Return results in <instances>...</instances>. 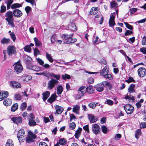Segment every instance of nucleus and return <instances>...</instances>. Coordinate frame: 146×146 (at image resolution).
<instances>
[{
  "label": "nucleus",
  "mask_w": 146,
  "mask_h": 146,
  "mask_svg": "<svg viewBox=\"0 0 146 146\" xmlns=\"http://www.w3.org/2000/svg\"><path fill=\"white\" fill-rule=\"evenodd\" d=\"M73 34L71 33L69 35L67 34H64L62 35L61 37L63 39V42L66 44L73 43L76 42L77 39L76 38H72Z\"/></svg>",
  "instance_id": "f257e3e1"
},
{
  "label": "nucleus",
  "mask_w": 146,
  "mask_h": 146,
  "mask_svg": "<svg viewBox=\"0 0 146 146\" xmlns=\"http://www.w3.org/2000/svg\"><path fill=\"white\" fill-rule=\"evenodd\" d=\"M59 81L55 79L52 78L49 80L48 83V89L49 90L52 89L55 86L57 85Z\"/></svg>",
  "instance_id": "f03ea898"
},
{
  "label": "nucleus",
  "mask_w": 146,
  "mask_h": 146,
  "mask_svg": "<svg viewBox=\"0 0 146 146\" xmlns=\"http://www.w3.org/2000/svg\"><path fill=\"white\" fill-rule=\"evenodd\" d=\"M123 108L127 114H131L133 112L134 108L131 105L126 104L123 106Z\"/></svg>",
  "instance_id": "7ed1b4c3"
},
{
  "label": "nucleus",
  "mask_w": 146,
  "mask_h": 146,
  "mask_svg": "<svg viewBox=\"0 0 146 146\" xmlns=\"http://www.w3.org/2000/svg\"><path fill=\"white\" fill-rule=\"evenodd\" d=\"M14 68V72L18 74L21 73L23 69V67L21 64L19 62L15 63Z\"/></svg>",
  "instance_id": "20e7f679"
},
{
  "label": "nucleus",
  "mask_w": 146,
  "mask_h": 146,
  "mask_svg": "<svg viewBox=\"0 0 146 146\" xmlns=\"http://www.w3.org/2000/svg\"><path fill=\"white\" fill-rule=\"evenodd\" d=\"M7 54L9 56H12L16 53L15 48L13 46H9L7 48Z\"/></svg>",
  "instance_id": "39448f33"
},
{
  "label": "nucleus",
  "mask_w": 146,
  "mask_h": 146,
  "mask_svg": "<svg viewBox=\"0 0 146 146\" xmlns=\"http://www.w3.org/2000/svg\"><path fill=\"white\" fill-rule=\"evenodd\" d=\"M139 76L140 77H143L146 75V69L143 67L139 68L137 70Z\"/></svg>",
  "instance_id": "423d86ee"
},
{
  "label": "nucleus",
  "mask_w": 146,
  "mask_h": 146,
  "mask_svg": "<svg viewBox=\"0 0 146 146\" xmlns=\"http://www.w3.org/2000/svg\"><path fill=\"white\" fill-rule=\"evenodd\" d=\"M32 79L31 76L30 75H25L21 76L20 79L21 82L25 83Z\"/></svg>",
  "instance_id": "0eeeda50"
},
{
  "label": "nucleus",
  "mask_w": 146,
  "mask_h": 146,
  "mask_svg": "<svg viewBox=\"0 0 146 146\" xmlns=\"http://www.w3.org/2000/svg\"><path fill=\"white\" fill-rule=\"evenodd\" d=\"M100 127L97 124H94L92 125V131L93 133L97 135L100 132Z\"/></svg>",
  "instance_id": "6e6552de"
},
{
  "label": "nucleus",
  "mask_w": 146,
  "mask_h": 146,
  "mask_svg": "<svg viewBox=\"0 0 146 146\" xmlns=\"http://www.w3.org/2000/svg\"><path fill=\"white\" fill-rule=\"evenodd\" d=\"M10 84L11 86L14 88H20L21 87V85L20 83L14 81H11Z\"/></svg>",
  "instance_id": "1a4fd4ad"
},
{
  "label": "nucleus",
  "mask_w": 146,
  "mask_h": 146,
  "mask_svg": "<svg viewBox=\"0 0 146 146\" xmlns=\"http://www.w3.org/2000/svg\"><path fill=\"white\" fill-rule=\"evenodd\" d=\"M11 119L14 123L17 124L21 123L22 122V119L20 117H13L11 118Z\"/></svg>",
  "instance_id": "9d476101"
},
{
  "label": "nucleus",
  "mask_w": 146,
  "mask_h": 146,
  "mask_svg": "<svg viewBox=\"0 0 146 146\" xmlns=\"http://www.w3.org/2000/svg\"><path fill=\"white\" fill-rule=\"evenodd\" d=\"M88 116L89 120L91 123L95 122L98 120V118L92 114H88Z\"/></svg>",
  "instance_id": "9b49d317"
},
{
  "label": "nucleus",
  "mask_w": 146,
  "mask_h": 146,
  "mask_svg": "<svg viewBox=\"0 0 146 146\" xmlns=\"http://www.w3.org/2000/svg\"><path fill=\"white\" fill-rule=\"evenodd\" d=\"M104 85L103 83V82L101 83L95 85L94 87L96 88V90L99 92L102 91L104 89Z\"/></svg>",
  "instance_id": "f8f14e48"
},
{
  "label": "nucleus",
  "mask_w": 146,
  "mask_h": 146,
  "mask_svg": "<svg viewBox=\"0 0 146 146\" xmlns=\"http://www.w3.org/2000/svg\"><path fill=\"white\" fill-rule=\"evenodd\" d=\"M25 132L24 129H20L18 131L17 134V138L19 140L23 138L25 136Z\"/></svg>",
  "instance_id": "ddd939ff"
},
{
  "label": "nucleus",
  "mask_w": 146,
  "mask_h": 146,
  "mask_svg": "<svg viewBox=\"0 0 146 146\" xmlns=\"http://www.w3.org/2000/svg\"><path fill=\"white\" fill-rule=\"evenodd\" d=\"M13 14L15 17L17 18L20 17L23 14L21 11L18 9L14 10L13 11Z\"/></svg>",
  "instance_id": "4468645a"
},
{
  "label": "nucleus",
  "mask_w": 146,
  "mask_h": 146,
  "mask_svg": "<svg viewBox=\"0 0 146 146\" xmlns=\"http://www.w3.org/2000/svg\"><path fill=\"white\" fill-rule=\"evenodd\" d=\"M55 108L56 111L55 113L57 114H61L64 110L63 108L58 105H56Z\"/></svg>",
  "instance_id": "2eb2a0df"
},
{
  "label": "nucleus",
  "mask_w": 146,
  "mask_h": 146,
  "mask_svg": "<svg viewBox=\"0 0 146 146\" xmlns=\"http://www.w3.org/2000/svg\"><path fill=\"white\" fill-rule=\"evenodd\" d=\"M86 87L84 86H82L80 87L78 89V93L80 94L81 93V95L82 96L86 92Z\"/></svg>",
  "instance_id": "dca6fc26"
},
{
  "label": "nucleus",
  "mask_w": 146,
  "mask_h": 146,
  "mask_svg": "<svg viewBox=\"0 0 146 146\" xmlns=\"http://www.w3.org/2000/svg\"><path fill=\"white\" fill-rule=\"evenodd\" d=\"M68 27L69 30L73 31L77 30L75 24L71 22L70 24L68 25Z\"/></svg>",
  "instance_id": "f3484780"
},
{
  "label": "nucleus",
  "mask_w": 146,
  "mask_h": 146,
  "mask_svg": "<svg viewBox=\"0 0 146 146\" xmlns=\"http://www.w3.org/2000/svg\"><path fill=\"white\" fill-rule=\"evenodd\" d=\"M109 68L108 66H106L100 72V74L103 76L105 74H108V73H109Z\"/></svg>",
  "instance_id": "a211bd4d"
},
{
  "label": "nucleus",
  "mask_w": 146,
  "mask_h": 146,
  "mask_svg": "<svg viewBox=\"0 0 146 146\" xmlns=\"http://www.w3.org/2000/svg\"><path fill=\"white\" fill-rule=\"evenodd\" d=\"M50 92L48 91H46L45 92H44L42 93V99L44 101H46L50 95Z\"/></svg>",
  "instance_id": "6ab92c4d"
},
{
  "label": "nucleus",
  "mask_w": 146,
  "mask_h": 146,
  "mask_svg": "<svg viewBox=\"0 0 146 146\" xmlns=\"http://www.w3.org/2000/svg\"><path fill=\"white\" fill-rule=\"evenodd\" d=\"M13 13L11 11H9L6 12L5 15V16L6 17L5 19H11L13 18Z\"/></svg>",
  "instance_id": "aec40b11"
},
{
  "label": "nucleus",
  "mask_w": 146,
  "mask_h": 146,
  "mask_svg": "<svg viewBox=\"0 0 146 146\" xmlns=\"http://www.w3.org/2000/svg\"><path fill=\"white\" fill-rule=\"evenodd\" d=\"M80 106L78 105L75 106L72 108V111L73 112L79 114Z\"/></svg>",
  "instance_id": "412c9836"
},
{
  "label": "nucleus",
  "mask_w": 146,
  "mask_h": 146,
  "mask_svg": "<svg viewBox=\"0 0 146 146\" xmlns=\"http://www.w3.org/2000/svg\"><path fill=\"white\" fill-rule=\"evenodd\" d=\"M124 98L126 100H128L129 102L131 101L133 102L135 100V98L134 96L130 94L128 95L127 94V95L125 96Z\"/></svg>",
  "instance_id": "4be33fe9"
},
{
  "label": "nucleus",
  "mask_w": 146,
  "mask_h": 146,
  "mask_svg": "<svg viewBox=\"0 0 146 146\" xmlns=\"http://www.w3.org/2000/svg\"><path fill=\"white\" fill-rule=\"evenodd\" d=\"M63 90V88L62 85H58L56 91L58 95L61 94Z\"/></svg>",
  "instance_id": "5701e85b"
},
{
  "label": "nucleus",
  "mask_w": 146,
  "mask_h": 146,
  "mask_svg": "<svg viewBox=\"0 0 146 146\" xmlns=\"http://www.w3.org/2000/svg\"><path fill=\"white\" fill-rule=\"evenodd\" d=\"M98 9L97 7H92L91 9L90 12V14L93 15L96 14L98 12Z\"/></svg>",
  "instance_id": "b1692460"
},
{
  "label": "nucleus",
  "mask_w": 146,
  "mask_h": 146,
  "mask_svg": "<svg viewBox=\"0 0 146 146\" xmlns=\"http://www.w3.org/2000/svg\"><path fill=\"white\" fill-rule=\"evenodd\" d=\"M5 20L8 22V25L10 26L11 27L14 28L15 27L13 19H5Z\"/></svg>",
  "instance_id": "393cba45"
},
{
  "label": "nucleus",
  "mask_w": 146,
  "mask_h": 146,
  "mask_svg": "<svg viewBox=\"0 0 146 146\" xmlns=\"http://www.w3.org/2000/svg\"><path fill=\"white\" fill-rule=\"evenodd\" d=\"M135 85L134 84H131L128 89V92L129 94H131L135 92L134 88Z\"/></svg>",
  "instance_id": "a878e982"
},
{
  "label": "nucleus",
  "mask_w": 146,
  "mask_h": 146,
  "mask_svg": "<svg viewBox=\"0 0 146 146\" xmlns=\"http://www.w3.org/2000/svg\"><path fill=\"white\" fill-rule=\"evenodd\" d=\"M34 40L35 42L36 46H42V43L39 40L38 38L36 37H35L34 38Z\"/></svg>",
  "instance_id": "bb28decb"
},
{
  "label": "nucleus",
  "mask_w": 146,
  "mask_h": 146,
  "mask_svg": "<svg viewBox=\"0 0 146 146\" xmlns=\"http://www.w3.org/2000/svg\"><path fill=\"white\" fill-rule=\"evenodd\" d=\"M8 92L7 91H1V99H2V100L7 97L8 96Z\"/></svg>",
  "instance_id": "cd10ccee"
},
{
  "label": "nucleus",
  "mask_w": 146,
  "mask_h": 146,
  "mask_svg": "<svg viewBox=\"0 0 146 146\" xmlns=\"http://www.w3.org/2000/svg\"><path fill=\"white\" fill-rule=\"evenodd\" d=\"M82 130V128L79 127L76 131L74 135L75 136V137L76 139H78L80 137Z\"/></svg>",
  "instance_id": "c85d7f7f"
},
{
  "label": "nucleus",
  "mask_w": 146,
  "mask_h": 146,
  "mask_svg": "<svg viewBox=\"0 0 146 146\" xmlns=\"http://www.w3.org/2000/svg\"><path fill=\"white\" fill-rule=\"evenodd\" d=\"M23 3L19 4V3H15L13 4L11 6V8L12 9H14L17 8H19L22 6Z\"/></svg>",
  "instance_id": "c756f323"
},
{
  "label": "nucleus",
  "mask_w": 146,
  "mask_h": 146,
  "mask_svg": "<svg viewBox=\"0 0 146 146\" xmlns=\"http://www.w3.org/2000/svg\"><path fill=\"white\" fill-rule=\"evenodd\" d=\"M11 103V99L9 98L6 99L3 102L4 105L7 106L10 105Z\"/></svg>",
  "instance_id": "7c9ffc66"
},
{
  "label": "nucleus",
  "mask_w": 146,
  "mask_h": 146,
  "mask_svg": "<svg viewBox=\"0 0 146 146\" xmlns=\"http://www.w3.org/2000/svg\"><path fill=\"white\" fill-rule=\"evenodd\" d=\"M86 91L90 94H92L94 92V89L92 86H90L86 88Z\"/></svg>",
  "instance_id": "2f4dec72"
},
{
  "label": "nucleus",
  "mask_w": 146,
  "mask_h": 146,
  "mask_svg": "<svg viewBox=\"0 0 146 146\" xmlns=\"http://www.w3.org/2000/svg\"><path fill=\"white\" fill-rule=\"evenodd\" d=\"M46 57L47 59L50 62H52L54 60L51 54L47 52L46 53Z\"/></svg>",
  "instance_id": "473e14b6"
},
{
  "label": "nucleus",
  "mask_w": 146,
  "mask_h": 146,
  "mask_svg": "<svg viewBox=\"0 0 146 146\" xmlns=\"http://www.w3.org/2000/svg\"><path fill=\"white\" fill-rule=\"evenodd\" d=\"M13 1V0H5V2L7 4V9H10V6Z\"/></svg>",
  "instance_id": "72a5a7b5"
},
{
  "label": "nucleus",
  "mask_w": 146,
  "mask_h": 146,
  "mask_svg": "<svg viewBox=\"0 0 146 146\" xmlns=\"http://www.w3.org/2000/svg\"><path fill=\"white\" fill-rule=\"evenodd\" d=\"M36 74H40L41 75H43L46 77H48L49 76H51V73H50L49 72H43L39 73H36Z\"/></svg>",
  "instance_id": "f704fd0d"
},
{
  "label": "nucleus",
  "mask_w": 146,
  "mask_h": 146,
  "mask_svg": "<svg viewBox=\"0 0 146 146\" xmlns=\"http://www.w3.org/2000/svg\"><path fill=\"white\" fill-rule=\"evenodd\" d=\"M98 104V102H92L89 104L88 106L90 108L93 109L96 108Z\"/></svg>",
  "instance_id": "c9c22d12"
},
{
  "label": "nucleus",
  "mask_w": 146,
  "mask_h": 146,
  "mask_svg": "<svg viewBox=\"0 0 146 146\" xmlns=\"http://www.w3.org/2000/svg\"><path fill=\"white\" fill-rule=\"evenodd\" d=\"M29 125L30 126H35L36 125V123L35 121L32 119L29 118Z\"/></svg>",
  "instance_id": "e433bc0d"
},
{
  "label": "nucleus",
  "mask_w": 146,
  "mask_h": 146,
  "mask_svg": "<svg viewBox=\"0 0 146 146\" xmlns=\"http://www.w3.org/2000/svg\"><path fill=\"white\" fill-rule=\"evenodd\" d=\"M10 41L9 38H3L1 40V42L2 44H7L9 43Z\"/></svg>",
  "instance_id": "4c0bfd02"
},
{
  "label": "nucleus",
  "mask_w": 146,
  "mask_h": 146,
  "mask_svg": "<svg viewBox=\"0 0 146 146\" xmlns=\"http://www.w3.org/2000/svg\"><path fill=\"white\" fill-rule=\"evenodd\" d=\"M18 108V104L15 103L11 107V110L12 111H15Z\"/></svg>",
  "instance_id": "58836bf2"
},
{
  "label": "nucleus",
  "mask_w": 146,
  "mask_h": 146,
  "mask_svg": "<svg viewBox=\"0 0 146 146\" xmlns=\"http://www.w3.org/2000/svg\"><path fill=\"white\" fill-rule=\"evenodd\" d=\"M111 7V8H116L118 7V4L115 1H112L110 3Z\"/></svg>",
  "instance_id": "ea45409f"
},
{
  "label": "nucleus",
  "mask_w": 146,
  "mask_h": 146,
  "mask_svg": "<svg viewBox=\"0 0 146 146\" xmlns=\"http://www.w3.org/2000/svg\"><path fill=\"white\" fill-rule=\"evenodd\" d=\"M60 74H56L53 73H51V77H52L55 78H56V80H59L60 77Z\"/></svg>",
  "instance_id": "a19ab883"
},
{
  "label": "nucleus",
  "mask_w": 146,
  "mask_h": 146,
  "mask_svg": "<svg viewBox=\"0 0 146 146\" xmlns=\"http://www.w3.org/2000/svg\"><path fill=\"white\" fill-rule=\"evenodd\" d=\"M27 107V104L26 102L22 103L20 107V109L22 111H23L25 110Z\"/></svg>",
  "instance_id": "79ce46f5"
},
{
  "label": "nucleus",
  "mask_w": 146,
  "mask_h": 146,
  "mask_svg": "<svg viewBox=\"0 0 146 146\" xmlns=\"http://www.w3.org/2000/svg\"><path fill=\"white\" fill-rule=\"evenodd\" d=\"M103 83L104 86H106V87H108L109 89H111L112 87V86L110 83L107 81H103Z\"/></svg>",
  "instance_id": "37998d69"
},
{
  "label": "nucleus",
  "mask_w": 146,
  "mask_h": 146,
  "mask_svg": "<svg viewBox=\"0 0 146 146\" xmlns=\"http://www.w3.org/2000/svg\"><path fill=\"white\" fill-rule=\"evenodd\" d=\"M58 142L60 145H63L66 144V141L64 138H63L60 139Z\"/></svg>",
  "instance_id": "c03bdc74"
},
{
  "label": "nucleus",
  "mask_w": 146,
  "mask_h": 146,
  "mask_svg": "<svg viewBox=\"0 0 146 146\" xmlns=\"http://www.w3.org/2000/svg\"><path fill=\"white\" fill-rule=\"evenodd\" d=\"M141 132L140 129H138L135 132V137L136 139L139 138V136L141 135Z\"/></svg>",
  "instance_id": "a18cd8bd"
},
{
  "label": "nucleus",
  "mask_w": 146,
  "mask_h": 146,
  "mask_svg": "<svg viewBox=\"0 0 146 146\" xmlns=\"http://www.w3.org/2000/svg\"><path fill=\"white\" fill-rule=\"evenodd\" d=\"M5 145L6 146H13V141L11 139H8Z\"/></svg>",
  "instance_id": "49530a36"
},
{
  "label": "nucleus",
  "mask_w": 146,
  "mask_h": 146,
  "mask_svg": "<svg viewBox=\"0 0 146 146\" xmlns=\"http://www.w3.org/2000/svg\"><path fill=\"white\" fill-rule=\"evenodd\" d=\"M24 50L25 51L30 52H31V48L30 47V45H26L25 46L24 48Z\"/></svg>",
  "instance_id": "de8ad7c7"
},
{
  "label": "nucleus",
  "mask_w": 146,
  "mask_h": 146,
  "mask_svg": "<svg viewBox=\"0 0 146 146\" xmlns=\"http://www.w3.org/2000/svg\"><path fill=\"white\" fill-rule=\"evenodd\" d=\"M26 64L27 65V68L29 69L32 70L33 69V66L30 62L28 61L26 62Z\"/></svg>",
  "instance_id": "09e8293b"
},
{
  "label": "nucleus",
  "mask_w": 146,
  "mask_h": 146,
  "mask_svg": "<svg viewBox=\"0 0 146 146\" xmlns=\"http://www.w3.org/2000/svg\"><path fill=\"white\" fill-rule=\"evenodd\" d=\"M125 81L128 83L131 82H135V80L133 79V78L131 76L129 77L128 79L126 80Z\"/></svg>",
  "instance_id": "8fccbe9b"
},
{
  "label": "nucleus",
  "mask_w": 146,
  "mask_h": 146,
  "mask_svg": "<svg viewBox=\"0 0 146 146\" xmlns=\"http://www.w3.org/2000/svg\"><path fill=\"white\" fill-rule=\"evenodd\" d=\"M109 23L110 27H112L115 25L114 20L109 19Z\"/></svg>",
  "instance_id": "3c124183"
},
{
  "label": "nucleus",
  "mask_w": 146,
  "mask_h": 146,
  "mask_svg": "<svg viewBox=\"0 0 146 146\" xmlns=\"http://www.w3.org/2000/svg\"><path fill=\"white\" fill-rule=\"evenodd\" d=\"M36 60L37 62L40 65L42 66V65H43L44 64V61L40 58H36Z\"/></svg>",
  "instance_id": "603ef678"
},
{
  "label": "nucleus",
  "mask_w": 146,
  "mask_h": 146,
  "mask_svg": "<svg viewBox=\"0 0 146 146\" xmlns=\"http://www.w3.org/2000/svg\"><path fill=\"white\" fill-rule=\"evenodd\" d=\"M16 100H20L21 99V95L19 93H16L14 96Z\"/></svg>",
  "instance_id": "864d4df0"
},
{
  "label": "nucleus",
  "mask_w": 146,
  "mask_h": 146,
  "mask_svg": "<svg viewBox=\"0 0 146 146\" xmlns=\"http://www.w3.org/2000/svg\"><path fill=\"white\" fill-rule=\"evenodd\" d=\"M62 78L64 80H65L66 79H70V76L68 74H65L64 75H62Z\"/></svg>",
  "instance_id": "5fc2aeb1"
},
{
  "label": "nucleus",
  "mask_w": 146,
  "mask_h": 146,
  "mask_svg": "<svg viewBox=\"0 0 146 146\" xmlns=\"http://www.w3.org/2000/svg\"><path fill=\"white\" fill-rule=\"evenodd\" d=\"M105 78L110 80L111 79V74L108 73L103 76Z\"/></svg>",
  "instance_id": "6e6d98bb"
},
{
  "label": "nucleus",
  "mask_w": 146,
  "mask_h": 146,
  "mask_svg": "<svg viewBox=\"0 0 146 146\" xmlns=\"http://www.w3.org/2000/svg\"><path fill=\"white\" fill-rule=\"evenodd\" d=\"M10 36L13 41L14 42H15L16 39V37L14 33L12 32V33L10 34Z\"/></svg>",
  "instance_id": "4d7b16f0"
},
{
  "label": "nucleus",
  "mask_w": 146,
  "mask_h": 146,
  "mask_svg": "<svg viewBox=\"0 0 146 146\" xmlns=\"http://www.w3.org/2000/svg\"><path fill=\"white\" fill-rule=\"evenodd\" d=\"M34 53L35 56H37L40 54V51L37 48H35L34 49Z\"/></svg>",
  "instance_id": "13d9d810"
},
{
  "label": "nucleus",
  "mask_w": 146,
  "mask_h": 146,
  "mask_svg": "<svg viewBox=\"0 0 146 146\" xmlns=\"http://www.w3.org/2000/svg\"><path fill=\"white\" fill-rule=\"evenodd\" d=\"M102 131L105 134L107 133V127L104 125H103L102 127Z\"/></svg>",
  "instance_id": "bf43d9fd"
},
{
  "label": "nucleus",
  "mask_w": 146,
  "mask_h": 146,
  "mask_svg": "<svg viewBox=\"0 0 146 146\" xmlns=\"http://www.w3.org/2000/svg\"><path fill=\"white\" fill-rule=\"evenodd\" d=\"M25 1L27 2L31 3L33 6L36 5L35 0H25Z\"/></svg>",
  "instance_id": "052dcab7"
},
{
  "label": "nucleus",
  "mask_w": 146,
  "mask_h": 146,
  "mask_svg": "<svg viewBox=\"0 0 146 146\" xmlns=\"http://www.w3.org/2000/svg\"><path fill=\"white\" fill-rule=\"evenodd\" d=\"M124 23L126 26V27L128 29L132 30L133 29V27L132 26L129 25L126 22H124Z\"/></svg>",
  "instance_id": "680f3d73"
},
{
  "label": "nucleus",
  "mask_w": 146,
  "mask_h": 146,
  "mask_svg": "<svg viewBox=\"0 0 146 146\" xmlns=\"http://www.w3.org/2000/svg\"><path fill=\"white\" fill-rule=\"evenodd\" d=\"M26 141L28 143H30L34 141V140L29 136L26 138Z\"/></svg>",
  "instance_id": "e2e57ef3"
},
{
  "label": "nucleus",
  "mask_w": 146,
  "mask_h": 146,
  "mask_svg": "<svg viewBox=\"0 0 146 146\" xmlns=\"http://www.w3.org/2000/svg\"><path fill=\"white\" fill-rule=\"evenodd\" d=\"M56 36L55 35H53L50 38L51 42L52 43H54L56 40Z\"/></svg>",
  "instance_id": "0e129e2a"
},
{
  "label": "nucleus",
  "mask_w": 146,
  "mask_h": 146,
  "mask_svg": "<svg viewBox=\"0 0 146 146\" xmlns=\"http://www.w3.org/2000/svg\"><path fill=\"white\" fill-rule=\"evenodd\" d=\"M121 137V134L119 133L117 134L115 136L114 139L116 140H118L120 139Z\"/></svg>",
  "instance_id": "69168bd1"
},
{
  "label": "nucleus",
  "mask_w": 146,
  "mask_h": 146,
  "mask_svg": "<svg viewBox=\"0 0 146 146\" xmlns=\"http://www.w3.org/2000/svg\"><path fill=\"white\" fill-rule=\"evenodd\" d=\"M76 127V124L75 123L73 122L70 123L69 125V127L72 129H74Z\"/></svg>",
  "instance_id": "338daca9"
},
{
  "label": "nucleus",
  "mask_w": 146,
  "mask_h": 146,
  "mask_svg": "<svg viewBox=\"0 0 146 146\" xmlns=\"http://www.w3.org/2000/svg\"><path fill=\"white\" fill-rule=\"evenodd\" d=\"M142 44L143 45L146 44V36H144L143 38Z\"/></svg>",
  "instance_id": "774afa93"
}]
</instances>
